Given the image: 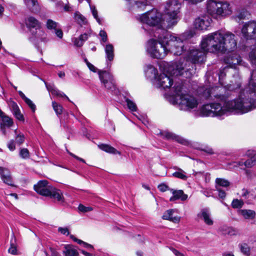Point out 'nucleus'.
Returning <instances> with one entry per match:
<instances>
[{"label":"nucleus","mask_w":256,"mask_h":256,"mask_svg":"<svg viewBox=\"0 0 256 256\" xmlns=\"http://www.w3.org/2000/svg\"><path fill=\"white\" fill-rule=\"evenodd\" d=\"M228 86V90L222 86L202 88V96L214 102L204 104L200 109L202 116H222L228 112H236L243 114L256 108V92H241L239 97L233 100H228V91L235 90L241 86L240 78H236L235 84Z\"/></svg>","instance_id":"obj_1"},{"label":"nucleus","mask_w":256,"mask_h":256,"mask_svg":"<svg viewBox=\"0 0 256 256\" xmlns=\"http://www.w3.org/2000/svg\"><path fill=\"white\" fill-rule=\"evenodd\" d=\"M236 46L234 34L229 32L218 30L203 38L200 43L202 50L196 48L190 49L184 62L172 64L167 72L171 76H182L190 78L194 72V64L202 63L206 52L224 53L234 50Z\"/></svg>","instance_id":"obj_2"},{"label":"nucleus","mask_w":256,"mask_h":256,"mask_svg":"<svg viewBox=\"0 0 256 256\" xmlns=\"http://www.w3.org/2000/svg\"><path fill=\"white\" fill-rule=\"evenodd\" d=\"M184 50L182 38L175 34L163 30L162 34L158 36V40H150L146 44V52L152 58H164L168 52L174 55H180Z\"/></svg>","instance_id":"obj_3"},{"label":"nucleus","mask_w":256,"mask_h":256,"mask_svg":"<svg viewBox=\"0 0 256 256\" xmlns=\"http://www.w3.org/2000/svg\"><path fill=\"white\" fill-rule=\"evenodd\" d=\"M172 89L176 95L180 97V106L181 110H190L197 108L198 100L194 96L187 94V91L182 83H175Z\"/></svg>","instance_id":"obj_4"},{"label":"nucleus","mask_w":256,"mask_h":256,"mask_svg":"<svg viewBox=\"0 0 256 256\" xmlns=\"http://www.w3.org/2000/svg\"><path fill=\"white\" fill-rule=\"evenodd\" d=\"M181 4L178 0H168L164 10V16L168 28L176 25L178 20Z\"/></svg>","instance_id":"obj_5"},{"label":"nucleus","mask_w":256,"mask_h":256,"mask_svg":"<svg viewBox=\"0 0 256 256\" xmlns=\"http://www.w3.org/2000/svg\"><path fill=\"white\" fill-rule=\"evenodd\" d=\"M139 20L141 22L150 26L168 28L164 15L155 8L142 14L140 16Z\"/></svg>","instance_id":"obj_6"},{"label":"nucleus","mask_w":256,"mask_h":256,"mask_svg":"<svg viewBox=\"0 0 256 256\" xmlns=\"http://www.w3.org/2000/svg\"><path fill=\"white\" fill-rule=\"evenodd\" d=\"M206 10L214 18L224 17L231 14L230 4L224 0H208Z\"/></svg>","instance_id":"obj_7"},{"label":"nucleus","mask_w":256,"mask_h":256,"mask_svg":"<svg viewBox=\"0 0 256 256\" xmlns=\"http://www.w3.org/2000/svg\"><path fill=\"white\" fill-rule=\"evenodd\" d=\"M26 27L29 29L32 36L30 38V41H48L47 34L41 28L40 22L33 16H28L25 20Z\"/></svg>","instance_id":"obj_8"},{"label":"nucleus","mask_w":256,"mask_h":256,"mask_svg":"<svg viewBox=\"0 0 256 256\" xmlns=\"http://www.w3.org/2000/svg\"><path fill=\"white\" fill-rule=\"evenodd\" d=\"M34 190L38 194L46 196H50L58 202H64V196L61 190L49 185L47 180L39 181L34 186Z\"/></svg>","instance_id":"obj_9"},{"label":"nucleus","mask_w":256,"mask_h":256,"mask_svg":"<svg viewBox=\"0 0 256 256\" xmlns=\"http://www.w3.org/2000/svg\"><path fill=\"white\" fill-rule=\"evenodd\" d=\"M100 80L104 87L108 90L117 94L115 82L112 76L106 70H98Z\"/></svg>","instance_id":"obj_10"},{"label":"nucleus","mask_w":256,"mask_h":256,"mask_svg":"<svg viewBox=\"0 0 256 256\" xmlns=\"http://www.w3.org/2000/svg\"><path fill=\"white\" fill-rule=\"evenodd\" d=\"M248 154L252 155V157L246 160L243 159L238 162H233L228 164V168L234 169L239 168L242 170H245L246 168H250L256 164V154L249 153Z\"/></svg>","instance_id":"obj_11"},{"label":"nucleus","mask_w":256,"mask_h":256,"mask_svg":"<svg viewBox=\"0 0 256 256\" xmlns=\"http://www.w3.org/2000/svg\"><path fill=\"white\" fill-rule=\"evenodd\" d=\"M243 36L246 40H252L256 38V21L250 20L246 22L241 30Z\"/></svg>","instance_id":"obj_12"},{"label":"nucleus","mask_w":256,"mask_h":256,"mask_svg":"<svg viewBox=\"0 0 256 256\" xmlns=\"http://www.w3.org/2000/svg\"><path fill=\"white\" fill-rule=\"evenodd\" d=\"M173 79L170 76L164 74H161L156 79L154 84L158 88L163 89H169L173 84Z\"/></svg>","instance_id":"obj_13"},{"label":"nucleus","mask_w":256,"mask_h":256,"mask_svg":"<svg viewBox=\"0 0 256 256\" xmlns=\"http://www.w3.org/2000/svg\"><path fill=\"white\" fill-rule=\"evenodd\" d=\"M212 21V19L208 16H202L195 19L194 26L199 30H206L210 26Z\"/></svg>","instance_id":"obj_14"},{"label":"nucleus","mask_w":256,"mask_h":256,"mask_svg":"<svg viewBox=\"0 0 256 256\" xmlns=\"http://www.w3.org/2000/svg\"><path fill=\"white\" fill-rule=\"evenodd\" d=\"M197 216L198 217L202 220L206 225L210 226L214 224V222L212 218L210 210L208 208H202L198 214Z\"/></svg>","instance_id":"obj_15"},{"label":"nucleus","mask_w":256,"mask_h":256,"mask_svg":"<svg viewBox=\"0 0 256 256\" xmlns=\"http://www.w3.org/2000/svg\"><path fill=\"white\" fill-rule=\"evenodd\" d=\"M0 176L2 180L6 184L14 186L12 178L9 170L5 168L0 166Z\"/></svg>","instance_id":"obj_16"},{"label":"nucleus","mask_w":256,"mask_h":256,"mask_svg":"<svg viewBox=\"0 0 256 256\" xmlns=\"http://www.w3.org/2000/svg\"><path fill=\"white\" fill-rule=\"evenodd\" d=\"M160 134L164 138L166 139L174 140L184 145H187L188 144V142L187 140L178 136H176L171 132L164 131L160 132Z\"/></svg>","instance_id":"obj_17"},{"label":"nucleus","mask_w":256,"mask_h":256,"mask_svg":"<svg viewBox=\"0 0 256 256\" xmlns=\"http://www.w3.org/2000/svg\"><path fill=\"white\" fill-rule=\"evenodd\" d=\"M144 72L146 76L148 78L154 80V82H156V79L159 76L157 68L150 64L146 66Z\"/></svg>","instance_id":"obj_18"},{"label":"nucleus","mask_w":256,"mask_h":256,"mask_svg":"<svg viewBox=\"0 0 256 256\" xmlns=\"http://www.w3.org/2000/svg\"><path fill=\"white\" fill-rule=\"evenodd\" d=\"M224 62L228 64V67L233 68L240 64L241 57L236 54H232L224 59Z\"/></svg>","instance_id":"obj_19"},{"label":"nucleus","mask_w":256,"mask_h":256,"mask_svg":"<svg viewBox=\"0 0 256 256\" xmlns=\"http://www.w3.org/2000/svg\"><path fill=\"white\" fill-rule=\"evenodd\" d=\"M176 212V210L170 209L166 210L163 214L162 218L165 220H170L174 223H178L180 222V218L178 216H174V213Z\"/></svg>","instance_id":"obj_20"},{"label":"nucleus","mask_w":256,"mask_h":256,"mask_svg":"<svg viewBox=\"0 0 256 256\" xmlns=\"http://www.w3.org/2000/svg\"><path fill=\"white\" fill-rule=\"evenodd\" d=\"M171 192L172 194V196L170 198V202L176 200L185 201L188 198V196L186 194H185L182 190H174L172 189Z\"/></svg>","instance_id":"obj_21"},{"label":"nucleus","mask_w":256,"mask_h":256,"mask_svg":"<svg viewBox=\"0 0 256 256\" xmlns=\"http://www.w3.org/2000/svg\"><path fill=\"white\" fill-rule=\"evenodd\" d=\"M91 30H90L87 33L82 34L78 38H72V42L74 45L77 47H81L84 44L88 38L90 36Z\"/></svg>","instance_id":"obj_22"},{"label":"nucleus","mask_w":256,"mask_h":256,"mask_svg":"<svg viewBox=\"0 0 256 256\" xmlns=\"http://www.w3.org/2000/svg\"><path fill=\"white\" fill-rule=\"evenodd\" d=\"M13 124L12 120L8 116H4L2 118L0 129L4 134H6V128H10Z\"/></svg>","instance_id":"obj_23"},{"label":"nucleus","mask_w":256,"mask_h":256,"mask_svg":"<svg viewBox=\"0 0 256 256\" xmlns=\"http://www.w3.org/2000/svg\"><path fill=\"white\" fill-rule=\"evenodd\" d=\"M104 51L106 54V60L110 62L112 61L114 58V48L112 44H108L105 46Z\"/></svg>","instance_id":"obj_24"},{"label":"nucleus","mask_w":256,"mask_h":256,"mask_svg":"<svg viewBox=\"0 0 256 256\" xmlns=\"http://www.w3.org/2000/svg\"><path fill=\"white\" fill-rule=\"evenodd\" d=\"M98 147L102 150L112 154H120V152L117 150L114 147L106 144H100L98 145Z\"/></svg>","instance_id":"obj_25"},{"label":"nucleus","mask_w":256,"mask_h":256,"mask_svg":"<svg viewBox=\"0 0 256 256\" xmlns=\"http://www.w3.org/2000/svg\"><path fill=\"white\" fill-rule=\"evenodd\" d=\"M74 20L82 26L86 25L88 24L86 18L78 12H74Z\"/></svg>","instance_id":"obj_26"},{"label":"nucleus","mask_w":256,"mask_h":256,"mask_svg":"<svg viewBox=\"0 0 256 256\" xmlns=\"http://www.w3.org/2000/svg\"><path fill=\"white\" fill-rule=\"evenodd\" d=\"M18 94L32 110L34 112L36 110V106L34 104L30 99L28 98L22 91H18Z\"/></svg>","instance_id":"obj_27"},{"label":"nucleus","mask_w":256,"mask_h":256,"mask_svg":"<svg viewBox=\"0 0 256 256\" xmlns=\"http://www.w3.org/2000/svg\"><path fill=\"white\" fill-rule=\"evenodd\" d=\"M239 213L246 219H253L256 216V212L251 210H240Z\"/></svg>","instance_id":"obj_28"},{"label":"nucleus","mask_w":256,"mask_h":256,"mask_svg":"<svg viewBox=\"0 0 256 256\" xmlns=\"http://www.w3.org/2000/svg\"><path fill=\"white\" fill-rule=\"evenodd\" d=\"M46 86L48 91H50L52 94L60 97H65L68 100L70 101L64 92L60 91L56 88L53 86H48V84H46Z\"/></svg>","instance_id":"obj_29"},{"label":"nucleus","mask_w":256,"mask_h":256,"mask_svg":"<svg viewBox=\"0 0 256 256\" xmlns=\"http://www.w3.org/2000/svg\"><path fill=\"white\" fill-rule=\"evenodd\" d=\"M46 26L47 29L48 30H54L58 26H60V25L58 22L51 19H48L46 20Z\"/></svg>","instance_id":"obj_30"},{"label":"nucleus","mask_w":256,"mask_h":256,"mask_svg":"<svg viewBox=\"0 0 256 256\" xmlns=\"http://www.w3.org/2000/svg\"><path fill=\"white\" fill-rule=\"evenodd\" d=\"M220 230L223 234L234 236L237 234L236 230L230 227L222 226L220 228Z\"/></svg>","instance_id":"obj_31"},{"label":"nucleus","mask_w":256,"mask_h":256,"mask_svg":"<svg viewBox=\"0 0 256 256\" xmlns=\"http://www.w3.org/2000/svg\"><path fill=\"white\" fill-rule=\"evenodd\" d=\"M148 5V2L146 0H137L134 2V6L138 10H144L146 7Z\"/></svg>","instance_id":"obj_32"},{"label":"nucleus","mask_w":256,"mask_h":256,"mask_svg":"<svg viewBox=\"0 0 256 256\" xmlns=\"http://www.w3.org/2000/svg\"><path fill=\"white\" fill-rule=\"evenodd\" d=\"M70 238L74 242H76L77 243H78L80 244H82L84 248H90L92 250L94 249V246L92 244H88L80 240L77 238L74 235H72V234L70 235Z\"/></svg>","instance_id":"obj_33"},{"label":"nucleus","mask_w":256,"mask_h":256,"mask_svg":"<svg viewBox=\"0 0 256 256\" xmlns=\"http://www.w3.org/2000/svg\"><path fill=\"white\" fill-rule=\"evenodd\" d=\"M124 100L128 108L131 112H136L137 110V106L134 102L126 97H124Z\"/></svg>","instance_id":"obj_34"},{"label":"nucleus","mask_w":256,"mask_h":256,"mask_svg":"<svg viewBox=\"0 0 256 256\" xmlns=\"http://www.w3.org/2000/svg\"><path fill=\"white\" fill-rule=\"evenodd\" d=\"M65 248L66 249V250L64 252L65 256H78V253L76 250L68 246Z\"/></svg>","instance_id":"obj_35"},{"label":"nucleus","mask_w":256,"mask_h":256,"mask_svg":"<svg viewBox=\"0 0 256 256\" xmlns=\"http://www.w3.org/2000/svg\"><path fill=\"white\" fill-rule=\"evenodd\" d=\"M89 6L94 18L96 20L97 22L100 24H102V20L100 19V18H98V12L96 9L95 6L92 5L90 2V4H89Z\"/></svg>","instance_id":"obj_36"},{"label":"nucleus","mask_w":256,"mask_h":256,"mask_svg":"<svg viewBox=\"0 0 256 256\" xmlns=\"http://www.w3.org/2000/svg\"><path fill=\"white\" fill-rule=\"evenodd\" d=\"M178 171L173 173L172 175L174 176L180 178L183 180H186L188 178V176L186 174V172L181 168H178Z\"/></svg>","instance_id":"obj_37"},{"label":"nucleus","mask_w":256,"mask_h":256,"mask_svg":"<svg viewBox=\"0 0 256 256\" xmlns=\"http://www.w3.org/2000/svg\"><path fill=\"white\" fill-rule=\"evenodd\" d=\"M16 242V238L13 236V238L11 240V244L10 248H8V252L14 255L17 254V248L14 242Z\"/></svg>","instance_id":"obj_38"},{"label":"nucleus","mask_w":256,"mask_h":256,"mask_svg":"<svg viewBox=\"0 0 256 256\" xmlns=\"http://www.w3.org/2000/svg\"><path fill=\"white\" fill-rule=\"evenodd\" d=\"M244 202L242 200L234 199L232 202V206L234 208H240L242 207Z\"/></svg>","instance_id":"obj_39"},{"label":"nucleus","mask_w":256,"mask_h":256,"mask_svg":"<svg viewBox=\"0 0 256 256\" xmlns=\"http://www.w3.org/2000/svg\"><path fill=\"white\" fill-rule=\"evenodd\" d=\"M240 251L242 253L246 255H250V248L246 244H239Z\"/></svg>","instance_id":"obj_40"},{"label":"nucleus","mask_w":256,"mask_h":256,"mask_svg":"<svg viewBox=\"0 0 256 256\" xmlns=\"http://www.w3.org/2000/svg\"><path fill=\"white\" fill-rule=\"evenodd\" d=\"M216 182L219 186L223 187H228L230 185V182L228 180L222 178H216Z\"/></svg>","instance_id":"obj_41"},{"label":"nucleus","mask_w":256,"mask_h":256,"mask_svg":"<svg viewBox=\"0 0 256 256\" xmlns=\"http://www.w3.org/2000/svg\"><path fill=\"white\" fill-rule=\"evenodd\" d=\"M15 133L16 134V130H15ZM15 138L16 143L19 146L22 144L24 142L25 140V137L24 135L22 133H20L18 134H16Z\"/></svg>","instance_id":"obj_42"},{"label":"nucleus","mask_w":256,"mask_h":256,"mask_svg":"<svg viewBox=\"0 0 256 256\" xmlns=\"http://www.w3.org/2000/svg\"><path fill=\"white\" fill-rule=\"evenodd\" d=\"M20 156L24 159L28 158L30 156L28 150L26 148H22L20 150Z\"/></svg>","instance_id":"obj_43"},{"label":"nucleus","mask_w":256,"mask_h":256,"mask_svg":"<svg viewBox=\"0 0 256 256\" xmlns=\"http://www.w3.org/2000/svg\"><path fill=\"white\" fill-rule=\"evenodd\" d=\"M52 106L54 110L57 115L60 114L62 112V107L55 102H52Z\"/></svg>","instance_id":"obj_44"},{"label":"nucleus","mask_w":256,"mask_h":256,"mask_svg":"<svg viewBox=\"0 0 256 256\" xmlns=\"http://www.w3.org/2000/svg\"><path fill=\"white\" fill-rule=\"evenodd\" d=\"M249 58L252 64L256 65V46L250 52L249 54Z\"/></svg>","instance_id":"obj_45"},{"label":"nucleus","mask_w":256,"mask_h":256,"mask_svg":"<svg viewBox=\"0 0 256 256\" xmlns=\"http://www.w3.org/2000/svg\"><path fill=\"white\" fill-rule=\"evenodd\" d=\"M26 6L30 9L33 8L38 4L37 0H24Z\"/></svg>","instance_id":"obj_46"},{"label":"nucleus","mask_w":256,"mask_h":256,"mask_svg":"<svg viewBox=\"0 0 256 256\" xmlns=\"http://www.w3.org/2000/svg\"><path fill=\"white\" fill-rule=\"evenodd\" d=\"M248 15V12L245 10H242L238 12L237 15L236 16V20H242L244 19L246 16Z\"/></svg>","instance_id":"obj_47"},{"label":"nucleus","mask_w":256,"mask_h":256,"mask_svg":"<svg viewBox=\"0 0 256 256\" xmlns=\"http://www.w3.org/2000/svg\"><path fill=\"white\" fill-rule=\"evenodd\" d=\"M9 106L13 114L20 110L17 104L14 101L10 102Z\"/></svg>","instance_id":"obj_48"},{"label":"nucleus","mask_w":256,"mask_h":256,"mask_svg":"<svg viewBox=\"0 0 256 256\" xmlns=\"http://www.w3.org/2000/svg\"><path fill=\"white\" fill-rule=\"evenodd\" d=\"M78 209L80 211L83 212H90L92 210V207L85 206H84L82 204H80L78 206Z\"/></svg>","instance_id":"obj_49"},{"label":"nucleus","mask_w":256,"mask_h":256,"mask_svg":"<svg viewBox=\"0 0 256 256\" xmlns=\"http://www.w3.org/2000/svg\"><path fill=\"white\" fill-rule=\"evenodd\" d=\"M99 36L101 37V43L106 42L108 40V36L106 32L104 30H101L100 32Z\"/></svg>","instance_id":"obj_50"},{"label":"nucleus","mask_w":256,"mask_h":256,"mask_svg":"<svg viewBox=\"0 0 256 256\" xmlns=\"http://www.w3.org/2000/svg\"><path fill=\"white\" fill-rule=\"evenodd\" d=\"M84 62L86 64L88 67L89 68L90 70L94 72H96L98 70V69L96 67H95L93 64H90L86 58L84 59Z\"/></svg>","instance_id":"obj_51"},{"label":"nucleus","mask_w":256,"mask_h":256,"mask_svg":"<svg viewBox=\"0 0 256 256\" xmlns=\"http://www.w3.org/2000/svg\"><path fill=\"white\" fill-rule=\"evenodd\" d=\"M226 68H227V67H226L224 68L220 69V72L218 74L220 82L226 76Z\"/></svg>","instance_id":"obj_52"},{"label":"nucleus","mask_w":256,"mask_h":256,"mask_svg":"<svg viewBox=\"0 0 256 256\" xmlns=\"http://www.w3.org/2000/svg\"><path fill=\"white\" fill-rule=\"evenodd\" d=\"M7 146L8 148V149L10 151H14L16 150V146H15V142L14 140H10L7 144Z\"/></svg>","instance_id":"obj_53"},{"label":"nucleus","mask_w":256,"mask_h":256,"mask_svg":"<svg viewBox=\"0 0 256 256\" xmlns=\"http://www.w3.org/2000/svg\"><path fill=\"white\" fill-rule=\"evenodd\" d=\"M58 232L62 234L68 236L70 234L69 230L68 228L59 227Z\"/></svg>","instance_id":"obj_54"},{"label":"nucleus","mask_w":256,"mask_h":256,"mask_svg":"<svg viewBox=\"0 0 256 256\" xmlns=\"http://www.w3.org/2000/svg\"><path fill=\"white\" fill-rule=\"evenodd\" d=\"M56 35L60 38H62L63 37V32L62 30L60 29V26L56 28V30H54Z\"/></svg>","instance_id":"obj_55"},{"label":"nucleus","mask_w":256,"mask_h":256,"mask_svg":"<svg viewBox=\"0 0 256 256\" xmlns=\"http://www.w3.org/2000/svg\"><path fill=\"white\" fill-rule=\"evenodd\" d=\"M16 118L20 121H24V117L22 114H21L20 111L19 110L13 114Z\"/></svg>","instance_id":"obj_56"},{"label":"nucleus","mask_w":256,"mask_h":256,"mask_svg":"<svg viewBox=\"0 0 256 256\" xmlns=\"http://www.w3.org/2000/svg\"><path fill=\"white\" fill-rule=\"evenodd\" d=\"M158 190L162 192H164L168 190V187L164 184H161L158 186Z\"/></svg>","instance_id":"obj_57"},{"label":"nucleus","mask_w":256,"mask_h":256,"mask_svg":"<svg viewBox=\"0 0 256 256\" xmlns=\"http://www.w3.org/2000/svg\"><path fill=\"white\" fill-rule=\"evenodd\" d=\"M217 190L218 192V196L222 198H224L226 197V192L224 191L221 190L220 189H219L218 188L216 187Z\"/></svg>","instance_id":"obj_58"},{"label":"nucleus","mask_w":256,"mask_h":256,"mask_svg":"<svg viewBox=\"0 0 256 256\" xmlns=\"http://www.w3.org/2000/svg\"><path fill=\"white\" fill-rule=\"evenodd\" d=\"M248 194H249V192L247 190H246L245 188H243L242 190V197H244L245 198H248Z\"/></svg>","instance_id":"obj_59"},{"label":"nucleus","mask_w":256,"mask_h":256,"mask_svg":"<svg viewBox=\"0 0 256 256\" xmlns=\"http://www.w3.org/2000/svg\"><path fill=\"white\" fill-rule=\"evenodd\" d=\"M68 152V154L71 156H72L74 158H76V160H80V162H82L84 163H86V162H85V160L84 159H82V158H80L78 157V156H76L75 154H73L72 153H71L70 152Z\"/></svg>","instance_id":"obj_60"},{"label":"nucleus","mask_w":256,"mask_h":256,"mask_svg":"<svg viewBox=\"0 0 256 256\" xmlns=\"http://www.w3.org/2000/svg\"><path fill=\"white\" fill-rule=\"evenodd\" d=\"M170 250L176 256H184L182 254L174 248H172Z\"/></svg>","instance_id":"obj_61"},{"label":"nucleus","mask_w":256,"mask_h":256,"mask_svg":"<svg viewBox=\"0 0 256 256\" xmlns=\"http://www.w3.org/2000/svg\"><path fill=\"white\" fill-rule=\"evenodd\" d=\"M80 252L84 256H94V255L84 250H80Z\"/></svg>","instance_id":"obj_62"},{"label":"nucleus","mask_w":256,"mask_h":256,"mask_svg":"<svg viewBox=\"0 0 256 256\" xmlns=\"http://www.w3.org/2000/svg\"><path fill=\"white\" fill-rule=\"evenodd\" d=\"M204 150L209 154H212L214 153L213 150L211 148H207L204 149Z\"/></svg>","instance_id":"obj_63"},{"label":"nucleus","mask_w":256,"mask_h":256,"mask_svg":"<svg viewBox=\"0 0 256 256\" xmlns=\"http://www.w3.org/2000/svg\"><path fill=\"white\" fill-rule=\"evenodd\" d=\"M52 256H58V254L53 249H50Z\"/></svg>","instance_id":"obj_64"}]
</instances>
